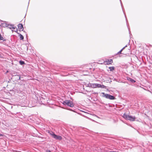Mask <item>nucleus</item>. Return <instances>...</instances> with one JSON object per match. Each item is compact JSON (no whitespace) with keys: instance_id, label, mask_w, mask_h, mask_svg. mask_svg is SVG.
Returning <instances> with one entry per match:
<instances>
[{"instance_id":"obj_8","label":"nucleus","mask_w":152,"mask_h":152,"mask_svg":"<svg viewBox=\"0 0 152 152\" xmlns=\"http://www.w3.org/2000/svg\"><path fill=\"white\" fill-rule=\"evenodd\" d=\"M96 87L104 88L105 86L104 85H101V84L96 83Z\"/></svg>"},{"instance_id":"obj_6","label":"nucleus","mask_w":152,"mask_h":152,"mask_svg":"<svg viewBox=\"0 0 152 152\" xmlns=\"http://www.w3.org/2000/svg\"><path fill=\"white\" fill-rule=\"evenodd\" d=\"M18 28L20 31H23V25L21 23L19 24L18 25Z\"/></svg>"},{"instance_id":"obj_1","label":"nucleus","mask_w":152,"mask_h":152,"mask_svg":"<svg viewBox=\"0 0 152 152\" xmlns=\"http://www.w3.org/2000/svg\"><path fill=\"white\" fill-rule=\"evenodd\" d=\"M123 118L126 120H129L132 121H135L136 118L135 116H132L127 115L126 113H124L123 116Z\"/></svg>"},{"instance_id":"obj_13","label":"nucleus","mask_w":152,"mask_h":152,"mask_svg":"<svg viewBox=\"0 0 152 152\" xmlns=\"http://www.w3.org/2000/svg\"><path fill=\"white\" fill-rule=\"evenodd\" d=\"M128 80L133 83H135V81L131 78H129Z\"/></svg>"},{"instance_id":"obj_11","label":"nucleus","mask_w":152,"mask_h":152,"mask_svg":"<svg viewBox=\"0 0 152 152\" xmlns=\"http://www.w3.org/2000/svg\"><path fill=\"white\" fill-rule=\"evenodd\" d=\"M91 86L93 88H96V83L92 84L91 85Z\"/></svg>"},{"instance_id":"obj_14","label":"nucleus","mask_w":152,"mask_h":152,"mask_svg":"<svg viewBox=\"0 0 152 152\" xmlns=\"http://www.w3.org/2000/svg\"><path fill=\"white\" fill-rule=\"evenodd\" d=\"M19 63L21 65H22L25 64L24 62L22 61H20Z\"/></svg>"},{"instance_id":"obj_4","label":"nucleus","mask_w":152,"mask_h":152,"mask_svg":"<svg viewBox=\"0 0 152 152\" xmlns=\"http://www.w3.org/2000/svg\"><path fill=\"white\" fill-rule=\"evenodd\" d=\"M113 62V61L112 59H107L105 61H104L103 63H100V64H102L104 63H105V64L106 65H109L110 64H111Z\"/></svg>"},{"instance_id":"obj_16","label":"nucleus","mask_w":152,"mask_h":152,"mask_svg":"<svg viewBox=\"0 0 152 152\" xmlns=\"http://www.w3.org/2000/svg\"><path fill=\"white\" fill-rule=\"evenodd\" d=\"M47 152H51L50 150H48L47 151Z\"/></svg>"},{"instance_id":"obj_9","label":"nucleus","mask_w":152,"mask_h":152,"mask_svg":"<svg viewBox=\"0 0 152 152\" xmlns=\"http://www.w3.org/2000/svg\"><path fill=\"white\" fill-rule=\"evenodd\" d=\"M126 47V46L125 47H124L122 49H121L119 52H118L117 53V55H119L121 54V52L125 48V47Z\"/></svg>"},{"instance_id":"obj_7","label":"nucleus","mask_w":152,"mask_h":152,"mask_svg":"<svg viewBox=\"0 0 152 152\" xmlns=\"http://www.w3.org/2000/svg\"><path fill=\"white\" fill-rule=\"evenodd\" d=\"M7 26H8V28H9L10 29L12 28V29H13L14 30L15 29L16 30H15V32H16V31H18L17 29L16 28H15L13 26H12L11 25H8Z\"/></svg>"},{"instance_id":"obj_3","label":"nucleus","mask_w":152,"mask_h":152,"mask_svg":"<svg viewBox=\"0 0 152 152\" xmlns=\"http://www.w3.org/2000/svg\"><path fill=\"white\" fill-rule=\"evenodd\" d=\"M102 94H103L102 96L103 97H105L107 99H108L110 100H113L115 99V97L113 96L107 94H105L104 93H102Z\"/></svg>"},{"instance_id":"obj_2","label":"nucleus","mask_w":152,"mask_h":152,"mask_svg":"<svg viewBox=\"0 0 152 152\" xmlns=\"http://www.w3.org/2000/svg\"><path fill=\"white\" fill-rule=\"evenodd\" d=\"M63 104L64 105H67L69 106L72 107L74 106L72 102L70 100H66L64 101Z\"/></svg>"},{"instance_id":"obj_12","label":"nucleus","mask_w":152,"mask_h":152,"mask_svg":"<svg viewBox=\"0 0 152 152\" xmlns=\"http://www.w3.org/2000/svg\"><path fill=\"white\" fill-rule=\"evenodd\" d=\"M19 36L20 37V39H21V40L23 39L24 37H23V36L22 35H21L20 34L19 35Z\"/></svg>"},{"instance_id":"obj_15","label":"nucleus","mask_w":152,"mask_h":152,"mask_svg":"<svg viewBox=\"0 0 152 152\" xmlns=\"http://www.w3.org/2000/svg\"><path fill=\"white\" fill-rule=\"evenodd\" d=\"M2 56H3V55H2V54L1 53H0V57H2Z\"/></svg>"},{"instance_id":"obj_5","label":"nucleus","mask_w":152,"mask_h":152,"mask_svg":"<svg viewBox=\"0 0 152 152\" xmlns=\"http://www.w3.org/2000/svg\"><path fill=\"white\" fill-rule=\"evenodd\" d=\"M50 134L55 139L58 140H61L62 139V137L61 136H58L53 133L52 134L50 133Z\"/></svg>"},{"instance_id":"obj_17","label":"nucleus","mask_w":152,"mask_h":152,"mask_svg":"<svg viewBox=\"0 0 152 152\" xmlns=\"http://www.w3.org/2000/svg\"><path fill=\"white\" fill-rule=\"evenodd\" d=\"M100 63H101V62H100Z\"/></svg>"},{"instance_id":"obj_10","label":"nucleus","mask_w":152,"mask_h":152,"mask_svg":"<svg viewBox=\"0 0 152 152\" xmlns=\"http://www.w3.org/2000/svg\"><path fill=\"white\" fill-rule=\"evenodd\" d=\"M109 68L110 69V70L111 71H113L115 69V67L114 66L110 67Z\"/></svg>"}]
</instances>
